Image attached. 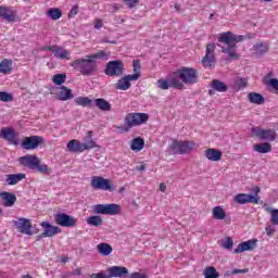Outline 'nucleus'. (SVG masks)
Listing matches in <instances>:
<instances>
[{"mask_svg": "<svg viewBox=\"0 0 278 278\" xmlns=\"http://www.w3.org/2000/svg\"><path fill=\"white\" fill-rule=\"evenodd\" d=\"M110 53L101 50L93 54H87L85 58L76 59L70 65L75 71H78L80 75L85 77H92L99 71V65H97V60H109Z\"/></svg>", "mask_w": 278, "mask_h": 278, "instance_id": "f257e3e1", "label": "nucleus"}, {"mask_svg": "<svg viewBox=\"0 0 278 278\" xmlns=\"http://www.w3.org/2000/svg\"><path fill=\"white\" fill-rule=\"evenodd\" d=\"M174 77L185 86H194L199 84V72L193 67H180L174 73Z\"/></svg>", "mask_w": 278, "mask_h": 278, "instance_id": "f03ea898", "label": "nucleus"}, {"mask_svg": "<svg viewBox=\"0 0 278 278\" xmlns=\"http://www.w3.org/2000/svg\"><path fill=\"white\" fill-rule=\"evenodd\" d=\"M20 163L22 166H26V168H31L33 170H37L39 173H48L49 166L47 164H40V159L36 155H26L20 157Z\"/></svg>", "mask_w": 278, "mask_h": 278, "instance_id": "7ed1b4c3", "label": "nucleus"}, {"mask_svg": "<svg viewBox=\"0 0 278 278\" xmlns=\"http://www.w3.org/2000/svg\"><path fill=\"white\" fill-rule=\"evenodd\" d=\"M252 138H258V140H265L266 142H275L277 139V131L275 129H264L262 127L251 128Z\"/></svg>", "mask_w": 278, "mask_h": 278, "instance_id": "20e7f679", "label": "nucleus"}, {"mask_svg": "<svg viewBox=\"0 0 278 278\" xmlns=\"http://www.w3.org/2000/svg\"><path fill=\"white\" fill-rule=\"evenodd\" d=\"M157 88L161 90H168V88H176L177 90H184V84L181 80L175 77V74H170L167 78H161L156 81Z\"/></svg>", "mask_w": 278, "mask_h": 278, "instance_id": "39448f33", "label": "nucleus"}, {"mask_svg": "<svg viewBox=\"0 0 278 278\" xmlns=\"http://www.w3.org/2000/svg\"><path fill=\"white\" fill-rule=\"evenodd\" d=\"M149 121V114L147 113H128L125 117V125L128 129L131 127H139V125H144Z\"/></svg>", "mask_w": 278, "mask_h": 278, "instance_id": "423d86ee", "label": "nucleus"}, {"mask_svg": "<svg viewBox=\"0 0 278 278\" xmlns=\"http://www.w3.org/2000/svg\"><path fill=\"white\" fill-rule=\"evenodd\" d=\"M104 73L109 77H122L123 73H125V64L119 60L110 61L106 64Z\"/></svg>", "mask_w": 278, "mask_h": 278, "instance_id": "0eeeda50", "label": "nucleus"}, {"mask_svg": "<svg viewBox=\"0 0 278 278\" xmlns=\"http://www.w3.org/2000/svg\"><path fill=\"white\" fill-rule=\"evenodd\" d=\"M94 214H103L105 216H116L121 214L119 204H97L93 206Z\"/></svg>", "mask_w": 278, "mask_h": 278, "instance_id": "6e6552de", "label": "nucleus"}, {"mask_svg": "<svg viewBox=\"0 0 278 278\" xmlns=\"http://www.w3.org/2000/svg\"><path fill=\"white\" fill-rule=\"evenodd\" d=\"M195 147L197 143H194V141L174 140L172 143L173 153H177L178 155L190 153L191 151H194Z\"/></svg>", "mask_w": 278, "mask_h": 278, "instance_id": "1a4fd4ad", "label": "nucleus"}, {"mask_svg": "<svg viewBox=\"0 0 278 278\" xmlns=\"http://www.w3.org/2000/svg\"><path fill=\"white\" fill-rule=\"evenodd\" d=\"M12 225L20 233H25V236L34 235V232L31 231V219L18 217L12 222Z\"/></svg>", "mask_w": 278, "mask_h": 278, "instance_id": "9d476101", "label": "nucleus"}, {"mask_svg": "<svg viewBox=\"0 0 278 278\" xmlns=\"http://www.w3.org/2000/svg\"><path fill=\"white\" fill-rule=\"evenodd\" d=\"M90 186L93 190H106L109 192H113L114 190V187L110 184V179L101 176H93L91 178Z\"/></svg>", "mask_w": 278, "mask_h": 278, "instance_id": "9b49d317", "label": "nucleus"}, {"mask_svg": "<svg viewBox=\"0 0 278 278\" xmlns=\"http://www.w3.org/2000/svg\"><path fill=\"white\" fill-rule=\"evenodd\" d=\"M243 40H247V36L233 35L231 31H226L218 35V42H223L224 45H227V47L232 46L233 42H242Z\"/></svg>", "mask_w": 278, "mask_h": 278, "instance_id": "f8f14e48", "label": "nucleus"}, {"mask_svg": "<svg viewBox=\"0 0 278 278\" xmlns=\"http://www.w3.org/2000/svg\"><path fill=\"white\" fill-rule=\"evenodd\" d=\"M215 51H216V45L208 43L206 46V53L202 59V65L204 66V68H212L214 64H216V56L214 54Z\"/></svg>", "mask_w": 278, "mask_h": 278, "instance_id": "ddd939ff", "label": "nucleus"}, {"mask_svg": "<svg viewBox=\"0 0 278 278\" xmlns=\"http://www.w3.org/2000/svg\"><path fill=\"white\" fill-rule=\"evenodd\" d=\"M40 226L42 227L43 232L37 236V240H42V238H53V236L62 233V229L60 227L53 226L48 222H42Z\"/></svg>", "mask_w": 278, "mask_h": 278, "instance_id": "4468645a", "label": "nucleus"}, {"mask_svg": "<svg viewBox=\"0 0 278 278\" xmlns=\"http://www.w3.org/2000/svg\"><path fill=\"white\" fill-rule=\"evenodd\" d=\"M42 142H45V138L40 136L26 137L22 141V148H24L26 151H34V149H38Z\"/></svg>", "mask_w": 278, "mask_h": 278, "instance_id": "2eb2a0df", "label": "nucleus"}, {"mask_svg": "<svg viewBox=\"0 0 278 278\" xmlns=\"http://www.w3.org/2000/svg\"><path fill=\"white\" fill-rule=\"evenodd\" d=\"M54 220L60 227H75V225H77V218L66 215L65 213L55 214Z\"/></svg>", "mask_w": 278, "mask_h": 278, "instance_id": "dca6fc26", "label": "nucleus"}, {"mask_svg": "<svg viewBox=\"0 0 278 278\" xmlns=\"http://www.w3.org/2000/svg\"><path fill=\"white\" fill-rule=\"evenodd\" d=\"M43 51H51V53L59 60H71V51L60 46H48L43 48Z\"/></svg>", "mask_w": 278, "mask_h": 278, "instance_id": "f3484780", "label": "nucleus"}, {"mask_svg": "<svg viewBox=\"0 0 278 278\" xmlns=\"http://www.w3.org/2000/svg\"><path fill=\"white\" fill-rule=\"evenodd\" d=\"M233 201L235 203H238V205H247V203H255L257 205L260 204V197H255L247 193H238L233 198Z\"/></svg>", "mask_w": 278, "mask_h": 278, "instance_id": "a211bd4d", "label": "nucleus"}, {"mask_svg": "<svg viewBox=\"0 0 278 278\" xmlns=\"http://www.w3.org/2000/svg\"><path fill=\"white\" fill-rule=\"evenodd\" d=\"M254 249H257V239H250L239 243L237 249L233 250V253H244L245 251H253Z\"/></svg>", "mask_w": 278, "mask_h": 278, "instance_id": "6ab92c4d", "label": "nucleus"}, {"mask_svg": "<svg viewBox=\"0 0 278 278\" xmlns=\"http://www.w3.org/2000/svg\"><path fill=\"white\" fill-rule=\"evenodd\" d=\"M0 138H3V140H7L11 144H18V141H16V131L13 128H2L0 130Z\"/></svg>", "mask_w": 278, "mask_h": 278, "instance_id": "aec40b11", "label": "nucleus"}, {"mask_svg": "<svg viewBox=\"0 0 278 278\" xmlns=\"http://www.w3.org/2000/svg\"><path fill=\"white\" fill-rule=\"evenodd\" d=\"M0 18H3L7 23H14L16 21V11L8 7H0Z\"/></svg>", "mask_w": 278, "mask_h": 278, "instance_id": "412c9836", "label": "nucleus"}, {"mask_svg": "<svg viewBox=\"0 0 278 278\" xmlns=\"http://www.w3.org/2000/svg\"><path fill=\"white\" fill-rule=\"evenodd\" d=\"M204 155L210 162H220L223 160V152L214 148L206 149Z\"/></svg>", "mask_w": 278, "mask_h": 278, "instance_id": "4be33fe9", "label": "nucleus"}, {"mask_svg": "<svg viewBox=\"0 0 278 278\" xmlns=\"http://www.w3.org/2000/svg\"><path fill=\"white\" fill-rule=\"evenodd\" d=\"M211 90H208V94L212 97V94H214V90H216V92H227V90H229V87L227 86V84L215 79L212 81L211 84Z\"/></svg>", "mask_w": 278, "mask_h": 278, "instance_id": "5701e85b", "label": "nucleus"}, {"mask_svg": "<svg viewBox=\"0 0 278 278\" xmlns=\"http://www.w3.org/2000/svg\"><path fill=\"white\" fill-rule=\"evenodd\" d=\"M67 151L70 153H84V143L77 139L67 142Z\"/></svg>", "mask_w": 278, "mask_h": 278, "instance_id": "b1692460", "label": "nucleus"}, {"mask_svg": "<svg viewBox=\"0 0 278 278\" xmlns=\"http://www.w3.org/2000/svg\"><path fill=\"white\" fill-rule=\"evenodd\" d=\"M26 175L23 173L20 174H9L5 176V184L7 186H16L20 181L25 179Z\"/></svg>", "mask_w": 278, "mask_h": 278, "instance_id": "393cba45", "label": "nucleus"}, {"mask_svg": "<svg viewBox=\"0 0 278 278\" xmlns=\"http://www.w3.org/2000/svg\"><path fill=\"white\" fill-rule=\"evenodd\" d=\"M0 197L2 198L4 207H12L14 206V203H16V195L14 193H10L8 191H4L0 193Z\"/></svg>", "mask_w": 278, "mask_h": 278, "instance_id": "a878e982", "label": "nucleus"}, {"mask_svg": "<svg viewBox=\"0 0 278 278\" xmlns=\"http://www.w3.org/2000/svg\"><path fill=\"white\" fill-rule=\"evenodd\" d=\"M222 53H226L230 60H240V54L236 52V45L222 47Z\"/></svg>", "mask_w": 278, "mask_h": 278, "instance_id": "bb28decb", "label": "nucleus"}, {"mask_svg": "<svg viewBox=\"0 0 278 278\" xmlns=\"http://www.w3.org/2000/svg\"><path fill=\"white\" fill-rule=\"evenodd\" d=\"M130 149L135 151V153H140L142 149H144V139L141 137H137L130 141Z\"/></svg>", "mask_w": 278, "mask_h": 278, "instance_id": "cd10ccee", "label": "nucleus"}, {"mask_svg": "<svg viewBox=\"0 0 278 278\" xmlns=\"http://www.w3.org/2000/svg\"><path fill=\"white\" fill-rule=\"evenodd\" d=\"M74 94L73 91L71 89H68V87L66 86H62L60 88V92H59V100L60 101H68L71 99H74Z\"/></svg>", "mask_w": 278, "mask_h": 278, "instance_id": "c85d7f7f", "label": "nucleus"}, {"mask_svg": "<svg viewBox=\"0 0 278 278\" xmlns=\"http://www.w3.org/2000/svg\"><path fill=\"white\" fill-rule=\"evenodd\" d=\"M94 105L98 108V110H101L102 112H110L112 110V104L108 102V100L103 98H98L94 100Z\"/></svg>", "mask_w": 278, "mask_h": 278, "instance_id": "c756f323", "label": "nucleus"}, {"mask_svg": "<svg viewBox=\"0 0 278 278\" xmlns=\"http://www.w3.org/2000/svg\"><path fill=\"white\" fill-rule=\"evenodd\" d=\"M12 60L4 59L0 62V73L2 75H10L12 73Z\"/></svg>", "mask_w": 278, "mask_h": 278, "instance_id": "7c9ffc66", "label": "nucleus"}, {"mask_svg": "<svg viewBox=\"0 0 278 278\" xmlns=\"http://www.w3.org/2000/svg\"><path fill=\"white\" fill-rule=\"evenodd\" d=\"M92 149H97V141H94V139H92V131H88L87 139L83 143V150L90 151Z\"/></svg>", "mask_w": 278, "mask_h": 278, "instance_id": "2f4dec72", "label": "nucleus"}, {"mask_svg": "<svg viewBox=\"0 0 278 278\" xmlns=\"http://www.w3.org/2000/svg\"><path fill=\"white\" fill-rule=\"evenodd\" d=\"M248 99L250 103H253L254 105H263V103H265L264 96L257 92H250Z\"/></svg>", "mask_w": 278, "mask_h": 278, "instance_id": "473e14b6", "label": "nucleus"}, {"mask_svg": "<svg viewBox=\"0 0 278 278\" xmlns=\"http://www.w3.org/2000/svg\"><path fill=\"white\" fill-rule=\"evenodd\" d=\"M212 216L215 220H225V218H227V213L223 206H215L212 210Z\"/></svg>", "mask_w": 278, "mask_h": 278, "instance_id": "72a5a7b5", "label": "nucleus"}, {"mask_svg": "<svg viewBox=\"0 0 278 278\" xmlns=\"http://www.w3.org/2000/svg\"><path fill=\"white\" fill-rule=\"evenodd\" d=\"M253 149L256 153H270L273 151V146L268 142H263L254 144Z\"/></svg>", "mask_w": 278, "mask_h": 278, "instance_id": "f704fd0d", "label": "nucleus"}, {"mask_svg": "<svg viewBox=\"0 0 278 278\" xmlns=\"http://www.w3.org/2000/svg\"><path fill=\"white\" fill-rule=\"evenodd\" d=\"M269 46L266 42H257L253 46V51L256 55L268 53Z\"/></svg>", "mask_w": 278, "mask_h": 278, "instance_id": "c9c22d12", "label": "nucleus"}, {"mask_svg": "<svg viewBox=\"0 0 278 278\" xmlns=\"http://www.w3.org/2000/svg\"><path fill=\"white\" fill-rule=\"evenodd\" d=\"M97 250L100 255L108 257V255L112 253V245H110L109 243H100L97 245Z\"/></svg>", "mask_w": 278, "mask_h": 278, "instance_id": "e433bc0d", "label": "nucleus"}, {"mask_svg": "<svg viewBox=\"0 0 278 278\" xmlns=\"http://www.w3.org/2000/svg\"><path fill=\"white\" fill-rule=\"evenodd\" d=\"M116 90H129L131 83L124 76L115 84Z\"/></svg>", "mask_w": 278, "mask_h": 278, "instance_id": "4c0bfd02", "label": "nucleus"}, {"mask_svg": "<svg viewBox=\"0 0 278 278\" xmlns=\"http://www.w3.org/2000/svg\"><path fill=\"white\" fill-rule=\"evenodd\" d=\"M87 225L90 227H101L103 225V218L99 215H93L87 218Z\"/></svg>", "mask_w": 278, "mask_h": 278, "instance_id": "58836bf2", "label": "nucleus"}, {"mask_svg": "<svg viewBox=\"0 0 278 278\" xmlns=\"http://www.w3.org/2000/svg\"><path fill=\"white\" fill-rule=\"evenodd\" d=\"M74 102L76 105H81L83 108H90V105H92V100L88 97H78Z\"/></svg>", "mask_w": 278, "mask_h": 278, "instance_id": "ea45409f", "label": "nucleus"}, {"mask_svg": "<svg viewBox=\"0 0 278 278\" xmlns=\"http://www.w3.org/2000/svg\"><path fill=\"white\" fill-rule=\"evenodd\" d=\"M204 278H219L220 274L216 271L215 267H206L203 271Z\"/></svg>", "mask_w": 278, "mask_h": 278, "instance_id": "a19ab883", "label": "nucleus"}, {"mask_svg": "<svg viewBox=\"0 0 278 278\" xmlns=\"http://www.w3.org/2000/svg\"><path fill=\"white\" fill-rule=\"evenodd\" d=\"M47 14L52 21H60L62 18V11L60 9H49Z\"/></svg>", "mask_w": 278, "mask_h": 278, "instance_id": "79ce46f5", "label": "nucleus"}, {"mask_svg": "<svg viewBox=\"0 0 278 278\" xmlns=\"http://www.w3.org/2000/svg\"><path fill=\"white\" fill-rule=\"evenodd\" d=\"M265 212L270 214L273 225H278V210L269 206H265Z\"/></svg>", "mask_w": 278, "mask_h": 278, "instance_id": "37998d69", "label": "nucleus"}, {"mask_svg": "<svg viewBox=\"0 0 278 278\" xmlns=\"http://www.w3.org/2000/svg\"><path fill=\"white\" fill-rule=\"evenodd\" d=\"M233 90H236L237 92L239 90H242V88H247V80L245 78H237L235 79V83L232 85Z\"/></svg>", "mask_w": 278, "mask_h": 278, "instance_id": "c03bdc74", "label": "nucleus"}, {"mask_svg": "<svg viewBox=\"0 0 278 278\" xmlns=\"http://www.w3.org/2000/svg\"><path fill=\"white\" fill-rule=\"evenodd\" d=\"M52 81L55 86H62V84L66 83V74H55L52 77Z\"/></svg>", "mask_w": 278, "mask_h": 278, "instance_id": "a18cd8bd", "label": "nucleus"}, {"mask_svg": "<svg viewBox=\"0 0 278 278\" xmlns=\"http://www.w3.org/2000/svg\"><path fill=\"white\" fill-rule=\"evenodd\" d=\"M0 101L4 103H10V101H14V97L12 96V93L0 91Z\"/></svg>", "mask_w": 278, "mask_h": 278, "instance_id": "49530a36", "label": "nucleus"}, {"mask_svg": "<svg viewBox=\"0 0 278 278\" xmlns=\"http://www.w3.org/2000/svg\"><path fill=\"white\" fill-rule=\"evenodd\" d=\"M223 249H233V240L230 237H227L226 240L222 243Z\"/></svg>", "mask_w": 278, "mask_h": 278, "instance_id": "de8ad7c7", "label": "nucleus"}, {"mask_svg": "<svg viewBox=\"0 0 278 278\" xmlns=\"http://www.w3.org/2000/svg\"><path fill=\"white\" fill-rule=\"evenodd\" d=\"M132 68H134V73H137L139 75H141L140 70L142 68L140 65V60H134L132 61Z\"/></svg>", "mask_w": 278, "mask_h": 278, "instance_id": "09e8293b", "label": "nucleus"}, {"mask_svg": "<svg viewBox=\"0 0 278 278\" xmlns=\"http://www.w3.org/2000/svg\"><path fill=\"white\" fill-rule=\"evenodd\" d=\"M267 86H269V88H273L274 90L278 91V79L277 78H270L267 81Z\"/></svg>", "mask_w": 278, "mask_h": 278, "instance_id": "8fccbe9b", "label": "nucleus"}, {"mask_svg": "<svg viewBox=\"0 0 278 278\" xmlns=\"http://www.w3.org/2000/svg\"><path fill=\"white\" fill-rule=\"evenodd\" d=\"M140 75L138 73H134L131 75H127L125 76L126 79H128V83L131 84V81H138V79H140Z\"/></svg>", "mask_w": 278, "mask_h": 278, "instance_id": "3c124183", "label": "nucleus"}, {"mask_svg": "<svg viewBox=\"0 0 278 278\" xmlns=\"http://www.w3.org/2000/svg\"><path fill=\"white\" fill-rule=\"evenodd\" d=\"M125 5H127V8H136V5H138V3H140L139 0H123Z\"/></svg>", "mask_w": 278, "mask_h": 278, "instance_id": "603ef678", "label": "nucleus"}, {"mask_svg": "<svg viewBox=\"0 0 278 278\" xmlns=\"http://www.w3.org/2000/svg\"><path fill=\"white\" fill-rule=\"evenodd\" d=\"M128 278H149L144 274H140L139 271H134L131 274H128Z\"/></svg>", "mask_w": 278, "mask_h": 278, "instance_id": "864d4df0", "label": "nucleus"}, {"mask_svg": "<svg viewBox=\"0 0 278 278\" xmlns=\"http://www.w3.org/2000/svg\"><path fill=\"white\" fill-rule=\"evenodd\" d=\"M79 14V8L78 7H73L72 10L68 13V17L73 18V16H77Z\"/></svg>", "mask_w": 278, "mask_h": 278, "instance_id": "5fc2aeb1", "label": "nucleus"}, {"mask_svg": "<svg viewBox=\"0 0 278 278\" xmlns=\"http://www.w3.org/2000/svg\"><path fill=\"white\" fill-rule=\"evenodd\" d=\"M244 273H249V269H233L230 275H244Z\"/></svg>", "mask_w": 278, "mask_h": 278, "instance_id": "6e6d98bb", "label": "nucleus"}, {"mask_svg": "<svg viewBox=\"0 0 278 278\" xmlns=\"http://www.w3.org/2000/svg\"><path fill=\"white\" fill-rule=\"evenodd\" d=\"M265 231H266L267 236H273L275 233V227L266 226Z\"/></svg>", "mask_w": 278, "mask_h": 278, "instance_id": "4d7b16f0", "label": "nucleus"}, {"mask_svg": "<svg viewBox=\"0 0 278 278\" xmlns=\"http://www.w3.org/2000/svg\"><path fill=\"white\" fill-rule=\"evenodd\" d=\"M101 27H103V21L97 18V20L94 21V29H101Z\"/></svg>", "mask_w": 278, "mask_h": 278, "instance_id": "13d9d810", "label": "nucleus"}, {"mask_svg": "<svg viewBox=\"0 0 278 278\" xmlns=\"http://www.w3.org/2000/svg\"><path fill=\"white\" fill-rule=\"evenodd\" d=\"M253 192H254V194H256L255 197H258V194L261 192L260 187H254Z\"/></svg>", "mask_w": 278, "mask_h": 278, "instance_id": "bf43d9fd", "label": "nucleus"}, {"mask_svg": "<svg viewBox=\"0 0 278 278\" xmlns=\"http://www.w3.org/2000/svg\"><path fill=\"white\" fill-rule=\"evenodd\" d=\"M160 190H161V192H166V185L161 184L160 185Z\"/></svg>", "mask_w": 278, "mask_h": 278, "instance_id": "052dcab7", "label": "nucleus"}, {"mask_svg": "<svg viewBox=\"0 0 278 278\" xmlns=\"http://www.w3.org/2000/svg\"><path fill=\"white\" fill-rule=\"evenodd\" d=\"M61 262H62L63 264H66V262H68V257H67V256L61 257Z\"/></svg>", "mask_w": 278, "mask_h": 278, "instance_id": "680f3d73", "label": "nucleus"}, {"mask_svg": "<svg viewBox=\"0 0 278 278\" xmlns=\"http://www.w3.org/2000/svg\"><path fill=\"white\" fill-rule=\"evenodd\" d=\"M144 168H146L144 165H140L137 167V170H144Z\"/></svg>", "mask_w": 278, "mask_h": 278, "instance_id": "e2e57ef3", "label": "nucleus"}, {"mask_svg": "<svg viewBox=\"0 0 278 278\" xmlns=\"http://www.w3.org/2000/svg\"><path fill=\"white\" fill-rule=\"evenodd\" d=\"M22 278H34V277H31L29 275H25V276H22Z\"/></svg>", "mask_w": 278, "mask_h": 278, "instance_id": "0e129e2a", "label": "nucleus"}, {"mask_svg": "<svg viewBox=\"0 0 278 278\" xmlns=\"http://www.w3.org/2000/svg\"><path fill=\"white\" fill-rule=\"evenodd\" d=\"M0 216H3V208L0 207Z\"/></svg>", "mask_w": 278, "mask_h": 278, "instance_id": "69168bd1", "label": "nucleus"}, {"mask_svg": "<svg viewBox=\"0 0 278 278\" xmlns=\"http://www.w3.org/2000/svg\"><path fill=\"white\" fill-rule=\"evenodd\" d=\"M263 1H265L266 3H270V1H273V0H263Z\"/></svg>", "mask_w": 278, "mask_h": 278, "instance_id": "338daca9", "label": "nucleus"}, {"mask_svg": "<svg viewBox=\"0 0 278 278\" xmlns=\"http://www.w3.org/2000/svg\"><path fill=\"white\" fill-rule=\"evenodd\" d=\"M78 275H81V269H78Z\"/></svg>", "mask_w": 278, "mask_h": 278, "instance_id": "774afa93", "label": "nucleus"}]
</instances>
